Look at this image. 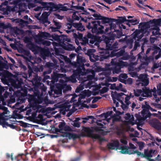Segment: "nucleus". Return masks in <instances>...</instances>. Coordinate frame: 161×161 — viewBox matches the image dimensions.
<instances>
[{"instance_id": "nucleus-18", "label": "nucleus", "mask_w": 161, "mask_h": 161, "mask_svg": "<svg viewBox=\"0 0 161 161\" xmlns=\"http://www.w3.org/2000/svg\"><path fill=\"white\" fill-rule=\"evenodd\" d=\"M111 63L113 65H114L115 67H120L121 68V67L124 66V63L123 62L121 61L120 62H117V59L115 58L114 59H112Z\"/></svg>"}, {"instance_id": "nucleus-13", "label": "nucleus", "mask_w": 161, "mask_h": 161, "mask_svg": "<svg viewBox=\"0 0 161 161\" xmlns=\"http://www.w3.org/2000/svg\"><path fill=\"white\" fill-rule=\"evenodd\" d=\"M29 48L35 54L38 53L41 49V47L36 45L33 43L30 44L29 45Z\"/></svg>"}, {"instance_id": "nucleus-1", "label": "nucleus", "mask_w": 161, "mask_h": 161, "mask_svg": "<svg viewBox=\"0 0 161 161\" xmlns=\"http://www.w3.org/2000/svg\"><path fill=\"white\" fill-rule=\"evenodd\" d=\"M86 62L85 58L79 54L77 55L76 62L72 63L73 66L77 69L73 71V74L69 78V81L72 83H75L77 81L76 78L78 76L86 74V70L85 68L84 64Z\"/></svg>"}, {"instance_id": "nucleus-46", "label": "nucleus", "mask_w": 161, "mask_h": 161, "mask_svg": "<svg viewBox=\"0 0 161 161\" xmlns=\"http://www.w3.org/2000/svg\"><path fill=\"white\" fill-rule=\"evenodd\" d=\"M11 79H13L11 78H8V79H7L6 78L4 77L2 79V80L3 83L8 84H9V83H11V80H10Z\"/></svg>"}, {"instance_id": "nucleus-4", "label": "nucleus", "mask_w": 161, "mask_h": 161, "mask_svg": "<svg viewBox=\"0 0 161 161\" xmlns=\"http://www.w3.org/2000/svg\"><path fill=\"white\" fill-rule=\"evenodd\" d=\"M50 80H47V84L50 86L51 90L54 86V85L55 82L58 81L59 78H63L64 77L63 74L53 72L51 75Z\"/></svg>"}, {"instance_id": "nucleus-49", "label": "nucleus", "mask_w": 161, "mask_h": 161, "mask_svg": "<svg viewBox=\"0 0 161 161\" xmlns=\"http://www.w3.org/2000/svg\"><path fill=\"white\" fill-rule=\"evenodd\" d=\"M108 89L107 87H103L101 90H100V93L101 94H104L108 91Z\"/></svg>"}, {"instance_id": "nucleus-56", "label": "nucleus", "mask_w": 161, "mask_h": 161, "mask_svg": "<svg viewBox=\"0 0 161 161\" xmlns=\"http://www.w3.org/2000/svg\"><path fill=\"white\" fill-rule=\"evenodd\" d=\"M23 53L25 55L30 58L32 57L30 52L29 50H24L23 51Z\"/></svg>"}, {"instance_id": "nucleus-8", "label": "nucleus", "mask_w": 161, "mask_h": 161, "mask_svg": "<svg viewBox=\"0 0 161 161\" xmlns=\"http://www.w3.org/2000/svg\"><path fill=\"white\" fill-rule=\"evenodd\" d=\"M11 84L14 88L18 89L21 87L22 84L23 83L22 79L20 78L14 80L11 79Z\"/></svg>"}, {"instance_id": "nucleus-43", "label": "nucleus", "mask_w": 161, "mask_h": 161, "mask_svg": "<svg viewBox=\"0 0 161 161\" xmlns=\"http://www.w3.org/2000/svg\"><path fill=\"white\" fill-rule=\"evenodd\" d=\"M74 4V2H72V5L71 6V8L76 9H80L81 10L84 9V7L81 6H73V5Z\"/></svg>"}, {"instance_id": "nucleus-37", "label": "nucleus", "mask_w": 161, "mask_h": 161, "mask_svg": "<svg viewBox=\"0 0 161 161\" xmlns=\"http://www.w3.org/2000/svg\"><path fill=\"white\" fill-rule=\"evenodd\" d=\"M65 125L66 123L64 122H61L59 123L58 127L59 128V129L60 130L61 132H62V131L63 130L64 126Z\"/></svg>"}, {"instance_id": "nucleus-3", "label": "nucleus", "mask_w": 161, "mask_h": 161, "mask_svg": "<svg viewBox=\"0 0 161 161\" xmlns=\"http://www.w3.org/2000/svg\"><path fill=\"white\" fill-rule=\"evenodd\" d=\"M92 26L91 23L89 22L88 25L86 26V27L88 29H92V33H95L97 35L102 34L103 32V29L104 26L100 25L101 22L99 21H93L91 22Z\"/></svg>"}, {"instance_id": "nucleus-21", "label": "nucleus", "mask_w": 161, "mask_h": 161, "mask_svg": "<svg viewBox=\"0 0 161 161\" xmlns=\"http://www.w3.org/2000/svg\"><path fill=\"white\" fill-rule=\"evenodd\" d=\"M63 47L64 49L69 51L74 50L75 49V47L72 44L69 43H68L67 45H63Z\"/></svg>"}, {"instance_id": "nucleus-34", "label": "nucleus", "mask_w": 161, "mask_h": 161, "mask_svg": "<svg viewBox=\"0 0 161 161\" xmlns=\"http://www.w3.org/2000/svg\"><path fill=\"white\" fill-rule=\"evenodd\" d=\"M121 68L120 67H114L112 69L113 73L114 74H118L121 72Z\"/></svg>"}, {"instance_id": "nucleus-47", "label": "nucleus", "mask_w": 161, "mask_h": 161, "mask_svg": "<svg viewBox=\"0 0 161 161\" xmlns=\"http://www.w3.org/2000/svg\"><path fill=\"white\" fill-rule=\"evenodd\" d=\"M93 17L95 18V19L97 20H101L102 16H101L99 13L94 14L92 15Z\"/></svg>"}, {"instance_id": "nucleus-50", "label": "nucleus", "mask_w": 161, "mask_h": 161, "mask_svg": "<svg viewBox=\"0 0 161 161\" xmlns=\"http://www.w3.org/2000/svg\"><path fill=\"white\" fill-rule=\"evenodd\" d=\"M6 126L9 127L13 129H15L16 130H18V129L19 128V127L17 126L13 125V124H9L8 123L7 124Z\"/></svg>"}, {"instance_id": "nucleus-28", "label": "nucleus", "mask_w": 161, "mask_h": 161, "mask_svg": "<svg viewBox=\"0 0 161 161\" xmlns=\"http://www.w3.org/2000/svg\"><path fill=\"white\" fill-rule=\"evenodd\" d=\"M129 147L126 146H120L119 149H121L120 152L121 153L123 154H126L127 153V151Z\"/></svg>"}, {"instance_id": "nucleus-40", "label": "nucleus", "mask_w": 161, "mask_h": 161, "mask_svg": "<svg viewBox=\"0 0 161 161\" xmlns=\"http://www.w3.org/2000/svg\"><path fill=\"white\" fill-rule=\"evenodd\" d=\"M52 132L54 133H57L58 132L62 133V132H61L60 130L57 128H56L55 127H53L51 130Z\"/></svg>"}, {"instance_id": "nucleus-41", "label": "nucleus", "mask_w": 161, "mask_h": 161, "mask_svg": "<svg viewBox=\"0 0 161 161\" xmlns=\"http://www.w3.org/2000/svg\"><path fill=\"white\" fill-rule=\"evenodd\" d=\"M134 120V118L133 115H131L130 118L127 121H126V122L128 124H132L133 125L134 123H133V121Z\"/></svg>"}, {"instance_id": "nucleus-64", "label": "nucleus", "mask_w": 161, "mask_h": 161, "mask_svg": "<svg viewBox=\"0 0 161 161\" xmlns=\"http://www.w3.org/2000/svg\"><path fill=\"white\" fill-rule=\"evenodd\" d=\"M19 122L21 124L20 125L21 126L23 127L24 128H26L28 126V123L24 122L22 121H19Z\"/></svg>"}, {"instance_id": "nucleus-59", "label": "nucleus", "mask_w": 161, "mask_h": 161, "mask_svg": "<svg viewBox=\"0 0 161 161\" xmlns=\"http://www.w3.org/2000/svg\"><path fill=\"white\" fill-rule=\"evenodd\" d=\"M142 114L143 116L146 115L145 117V119H147V118L150 117L152 115L149 112V111H148L147 113H142Z\"/></svg>"}, {"instance_id": "nucleus-52", "label": "nucleus", "mask_w": 161, "mask_h": 161, "mask_svg": "<svg viewBox=\"0 0 161 161\" xmlns=\"http://www.w3.org/2000/svg\"><path fill=\"white\" fill-rule=\"evenodd\" d=\"M63 130L65 131H72L73 130L69 126L66 125H65Z\"/></svg>"}, {"instance_id": "nucleus-44", "label": "nucleus", "mask_w": 161, "mask_h": 161, "mask_svg": "<svg viewBox=\"0 0 161 161\" xmlns=\"http://www.w3.org/2000/svg\"><path fill=\"white\" fill-rule=\"evenodd\" d=\"M154 51L153 52V55H154L158 53L159 50H160V48L156 46H154Z\"/></svg>"}, {"instance_id": "nucleus-48", "label": "nucleus", "mask_w": 161, "mask_h": 161, "mask_svg": "<svg viewBox=\"0 0 161 161\" xmlns=\"http://www.w3.org/2000/svg\"><path fill=\"white\" fill-rule=\"evenodd\" d=\"M157 93L159 95L161 96V84H158L157 85Z\"/></svg>"}, {"instance_id": "nucleus-17", "label": "nucleus", "mask_w": 161, "mask_h": 161, "mask_svg": "<svg viewBox=\"0 0 161 161\" xmlns=\"http://www.w3.org/2000/svg\"><path fill=\"white\" fill-rule=\"evenodd\" d=\"M101 20H102V23L103 24L106 23H113V22H115L116 19H114L109 18L108 17H105L102 16Z\"/></svg>"}, {"instance_id": "nucleus-42", "label": "nucleus", "mask_w": 161, "mask_h": 161, "mask_svg": "<svg viewBox=\"0 0 161 161\" xmlns=\"http://www.w3.org/2000/svg\"><path fill=\"white\" fill-rule=\"evenodd\" d=\"M127 22H129L132 24V25H135L137 24L138 22L136 19H127Z\"/></svg>"}, {"instance_id": "nucleus-15", "label": "nucleus", "mask_w": 161, "mask_h": 161, "mask_svg": "<svg viewBox=\"0 0 161 161\" xmlns=\"http://www.w3.org/2000/svg\"><path fill=\"white\" fill-rule=\"evenodd\" d=\"M119 143L118 141H115L113 143L110 142L108 144V148L109 149H117L119 146Z\"/></svg>"}, {"instance_id": "nucleus-9", "label": "nucleus", "mask_w": 161, "mask_h": 161, "mask_svg": "<svg viewBox=\"0 0 161 161\" xmlns=\"http://www.w3.org/2000/svg\"><path fill=\"white\" fill-rule=\"evenodd\" d=\"M53 6V10L55 9L56 10L58 11H66L69 10H71V9L69 8H67L66 6H64L62 4H55L54 3H52Z\"/></svg>"}, {"instance_id": "nucleus-7", "label": "nucleus", "mask_w": 161, "mask_h": 161, "mask_svg": "<svg viewBox=\"0 0 161 161\" xmlns=\"http://www.w3.org/2000/svg\"><path fill=\"white\" fill-rule=\"evenodd\" d=\"M28 154V153L19 154L17 156H15L14 158L12 155L11 159L12 161H20L21 160L26 161L28 160L27 155Z\"/></svg>"}, {"instance_id": "nucleus-61", "label": "nucleus", "mask_w": 161, "mask_h": 161, "mask_svg": "<svg viewBox=\"0 0 161 161\" xmlns=\"http://www.w3.org/2000/svg\"><path fill=\"white\" fill-rule=\"evenodd\" d=\"M38 96H38V99H37L36 102V103H37L39 104H41L42 103L43 99L42 97H39V95ZM36 96V95H35Z\"/></svg>"}, {"instance_id": "nucleus-29", "label": "nucleus", "mask_w": 161, "mask_h": 161, "mask_svg": "<svg viewBox=\"0 0 161 161\" xmlns=\"http://www.w3.org/2000/svg\"><path fill=\"white\" fill-rule=\"evenodd\" d=\"M131 58V56L129 55V53L125 52L122 56L121 58V59L123 60H127Z\"/></svg>"}, {"instance_id": "nucleus-36", "label": "nucleus", "mask_w": 161, "mask_h": 161, "mask_svg": "<svg viewBox=\"0 0 161 161\" xmlns=\"http://www.w3.org/2000/svg\"><path fill=\"white\" fill-rule=\"evenodd\" d=\"M114 32H115L116 34H114L115 35V36L117 38H119L121 36H123V33L121 31L119 30H115Z\"/></svg>"}, {"instance_id": "nucleus-11", "label": "nucleus", "mask_w": 161, "mask_h": 161, "mask_svg": "<svg viewBox=\"0 0 161 161\" xmlns=\"http://www.w3.org/2000/svg\"><path fill=\"white\" fill-rule=\"evenodd\" d=\"M152 126L158 130H161V122L158 119H153L150 122Z\"/></svg>"}, {"instance_id": "nucleus-38", "label": "nucleus", "mask_w": 161, "mask_h": 161, "mask_svg": "<svg viewBox=\"0 0 161 161\" xmlns=\"http://www.w3.org/2000/svg\"><path fill=\"white\" fill-rule=\"evenodd\" d=\"M81 41L82 42H81V45L85 46L88 43L89 40L85 36L83 38Z\"/></svg>"}, {"instance_id": "nucleus-30", "label": "nucleus", "mask_w": 161, "mask_h": 161, "mask_svg": "<svg viewBox=\"0 0 161 161\" xmlns=\"http://www.w3.org/2000/svg\"><path fill=\"white\" fill-rule=\"evenodd\" d=\"M127 151V153L126 154H129L136 153L138 156H140L141 154V153L139 152L138 150L134 151L133 150H129L128 149Z\"/></svg>"}, {"instance_id": "nucleus-32", "label": "nucleus", "mask_w": 161, "mask_h": 161, "mask_svg": "<svg viewBox=\"0 0 161 161\" xmlns=\"http://www.w3.org/2000/svg\"><path fill=\"white\" fill-rule=\"evenodd\" d=\"M111 96L113 99H116L118 101H119L120 97L119 93H118L116 92H114L113 94L112 93Z\"/></svg>"}, {"instance_id": "nucleus-39", "label": "nucleus", "mask_w": 161, "mask_h": 161, "mask_svg": "<svg viewBox=\"0 0 161 161\" xmlns=\"http://www.w3.org/2000/svg\"><path fill=\"white\" fill-rule=\"evenodd\" d=\"M52 37L54 40L60 42L61 35L58 36L57 35L54 34L52 35Z\"/></svg>"}, {"instance_id": "nucleus-22", "label": "nucleus", "mask_w": 161, "mask_h": 161, "mask_svg": "<svg viewBox=\"0 0 161 161\" xmlns=\"http://www.w3.org/2000/svg\"><path fill=\"white\" fill-rule=\"evenodd\" d=\"M70 42V39L68 38L67 36L64 35H61V37L60 42L63 44L65 45L64 42Z\"/></svg>"}, {"instance_id": "nucleus-26", "label": "nucleus", "mask_w": 161, "mask_h": 161, "mask_svg": "<svg viewBox=\"0 0 161 161\" xmlns=\"http://www.w3.org/2000/svg\"><path fill=\"white\" fill-rule=\"evenodd\" d=\"M36 101L37 99L33 95H30L28 98V101L30 104L36 103Z\"/></svg>"}, {"instance_id": "nucleus-19", "label": "nucleus", "mask_w": 161, "mask_h": 161, "mask_svg": "<svg viewBox=\"0 0 161 161\" xmlns=\"http://www.w3.org/2000/svg\"><path fill=\"white\" fill-rule=\"evenodd\" d=\"M142 91V96L147 97L151 96L152 92L149 89H147V88H146L145 89L143 88Z\"/></svg>"}, {"instance_id": "nucleus-60", "label": "nucleus", "mask_w": 161, "mask_h": 161, "mask_svg": "<svg viewBox=\"0 0 161 161\" xmlns=\"http://www.w3.org/2000/svg\"><path fill=\"white\" fill-rule=\"evenodd\" d=\"M28 73L29 76H30L32 75V74L33 72V68L32 69L30 65H28Z\"/></svg>"}, {"instance_id": "nucleus-45", "label": "nucleus", "mask_w": 161, "mask_h": 161, "mask_svg": "<svg viewBox=\"0 0 161 161\" xmlns=\"http://www.w3.org/2000/svg\"><path fill=\"white\" fill-rule=\"evenodd\" d=\"M119 19L118 20V22L119 23H122L125 21L127 22V19L125 17H119Z\"/></svg>"}, {"instance_id": "nucleus-51", "label": "nucleus", "mask_w": 161, "mask_h": 161, "mask_svg": "<svg viewBox=\"0 0 161 161\" xmlns=\"http://www.w3.org/2000/svg\"><path fill=\"white\" fill-rule=\"evenodd\" d=\"M141 59H143L147 62H149L151 60V58L150 57H148L146 54H144Z\"/></svg>"}, {"instance_id": "nucleus-14", "label": "nucleus", "mask_w": 161, "mask_h": 161, "mask_svg": "<svg viewBox=\"0 0 161 161\" xmlns=\"http://www.w3.org/2000/svg\"><path fill=\"white\" fill-rule=\"evenodd\" d=\"M40 3H41L42 6H43V8H47V10H49L50 11H53V6L52 3H54L53 2L50 3H46L44 2H40Z\"/></svg>"}, {"instance_id": "nucleus-25", "label": "nucleus", "mask_w": 161, "mask_h": 161, "mask_svg": "<svg viewBox=\"0 0 161 161\" xmlns=\"http://www.w3.org/2000/svg\"><path fill=\"white\" fill-rule=\"evenodd\" d=\"M8 119L5 118L3 117H0V125H2L3 127H5L8 122H6Z\"/></svg>"}, {"instance_id": "nucleus-63", "label": "nucleus", "mask_w": 161, "mask_h": 161, "mask_svg": "<svg viewBox=\"0 0 161 161\" xmlns=\"http://www.w3.org/2000/svg\"><path fill=\"white\" fill-rule=\"evenodd\" d=\"M53 21L54 23V25L56 26V27L58 28V29H60L61 27V25H60L61 23H60L59 22H57L54 20Z\"/></svg>"}, {"instance_id": "nucleus-54", "label": "nucleus", "mask_w": 161, "mask_h": 161, "mask_svg": "<svg viewBox=\"0 0 161 161\" xmlns=\"http://www.w3.org/2000/svg\"><path fill=\"white\" fill-rule=\"evenodd\" d=\"M65 134H66L70 137L75 138L77 137V135L75 134L71 133L68 132H66Z\"/></svg>"}, {"instance_id": "nucleus-12", "label": "nucleus", "mask_w": 161, "mask_h": 161, "mask_svg": "<svg viewBox=\"0 0 161 161\" xmlns=\"http://www.w3.org/2000/svg\"><path fill=\"white\" fill-rule=\"evenodd\" d=\"M28 89L25 87H21L20 90H18L16 93V95L19 96L20 97H26L27 94V90Z\"/></svg>"}, {"instance_id": "nucleus-10", "label": "nucleus", "mask_w": 161, "mask_h": 161, "mask_svg": "<svg viewBox=\"0 0 161 161\" xmlns=\"http://www.w3.org/2000/svg\"><path fill=\"white\" fill-rule=\"evenodd\" d=\"M116 27V25L113 23H111L109 24L108 27L106 28L105 31H103V34H108L113 32L115 31V28Z\"/></svg>"}, {"instance_id": "nucleus-58", "label": "nucleus", "mask_w": 161, "mask_h": 161, "mask_svg": "<svg viewBox=\"0 0 161 161\" xmlns=\"http://www.w3.org/2000/svg\"><path fill=\"white\" fill-rule=\"evenodd\" d=\"M72 17L74 21L79 20L80 19V17L76 15V12H74L73 14Z\"/></svg>"}, {"instance_id": "nucleus-33", "label": "nucleus", "mask_w": 161, "mask_h": 161, "mask_svg": "<svg viewBox=\"0 0 161 161\" xmlns=\"http://www.w3.org/2000/svg\"><path fill=\"white\" fill-rule=\"evenodd\" d=\"M94 39V40H95V43L94 44L95 45L99 44V43L101 42L102 41V38L101 37L97 36H95Z\"/></svg>"}, {"instance_id": "nucleus-31", "label": "nucleus", "mask_w": 161, "mask_h": 161, "mask_svg": "<svg viewBox=\"0 0 161 161\" xmlns=\"http://www.w3.org/2000/svg\"><path fill=\"white\" fill-rule=\"evenodd\" d=\"M134 93L135 96L139 97L140 95L142 96V91L141 89H137L136 90H134Z\"/></svg>"}, {"instance_id": "nucleus-20", "label": "nucleus", "mask_w": 161, "mask_h": 161, "mask_svg": "<svg viewBox=\"0 0 161 161\" xmlns=\"http://www.w3.org/2000/svg\"><path fill=\"white\" fill-rule=\"evenodd\" d=\"M142 108L143 109L142 113H147L148 111H149L151 107L147 102H145V104H142Z\"/></svg>"}, {"instance_id": "nucleus-24", "label": "nucleus", "mask_w": 161, "mask_h": 161, "mask_svg": "<svg viewBox=\"0 0 161 161\" xmlns=\"http://www.w3.org/2000/svg\"><path fill=\"white\" fill-rule=\"evenodd\" d=\"M146 42V39H145L141 47L142 51L137 55L138 58V59H141V58H142V56H143L144 54H145L144 53V45Z\"/></svg>"}, {"instance_id": "nucleus-2", "label": "nucleus", "mask_w": 161, "mask_h": 161, "mask_svg": "<svg viewBox=\"0 0 161 161\" xmlns=\"http://www.w3.org/2000/svg\"><path fill=\"white\" fill-rule=\"evenodd\" d=\"M103 38L106 44V49L107 50H113L110 53V56L111 57L116 56L117 57H119L122 56L125 53V51L124 49H121L119 51L115 52L118 50V43L117 42H114L115 37L114 35L108 37L104 36L103 37Z\"/></svg>"}, {"instance_id": "nucleus-57", "label": "nucleus", "mask_w": 161, "mask_h": 161, "mask_svg": "<svg viewBox=\"0 0 161 161\" xmlns=\"http://www.w3.org/2000/svg\"><path fill=\"white\" fill-rule=\"evenodd\" d=\"M122 102L121 107L124 110H126L128 108V105L129 104H124L122 101H121Z\"/></svg>"}, {"instance_id": "nucleus-23", "label": "nucleus", "mask_w": 161, "mask_h": 161, "mask_svg": "<svg viewBox=\"0 0 161 161\" xmlns=\"http://www.w3.org/2000/svg\"><path fill=\"white\" fill-rule=\"evenodd\" d=\"M84 131L87 134L88 136L90 137L93 132V130L89 127H85L84 129Z\"/></svg>"}, {"instance_id": "nucleus-62", "label": "nucleus", "mask_w": 161, "mask_h": 161, "mask_svg": "<svg viewBox=\"0 0 161 161\" xmlns=\"http://www.w3.org/2000/svg\"><path fill=\"white\" fill-rule=\"evenodd\" d=\"M130 96H127L125 98V102L127 104H130L131 103V102H130L129 100L130 99Z\"/></svg>"}, {"instance_id": "nucleus-6", "label": "nucleus", "mask_w": 161, "mask_h": 161, "mask_svg": "<svg viewBox=\"0 0 161 161\" xmlns=\"http://www.w3.org/2000/svg\"><path fill=\"white\" fill-rule=\"evenodd\" d=\"M8 2L5 1L0 5V10L2 13L4 15H8L9 12L11 11V8L9 6H8Z\"/></svg>"}, {"instance_id": "nucleus-55", "label": "nucleus", "mask_w": 161, "mask_h": 161, "mask_svg": "<svg viewBox=\"0 0 161 161\" xmlns=\"http://www.w3.org/2000/svg\"><path fill=\"white\" fill-rule=\"evenodd\" d=\"M1 60L2 59H0V70L4 68L6 66V64L3 61H2Z\"/></svg>"}, {"instance_id": "nucleus-53", "label": "nucleus", "mask_w": 161, "mask_h": 161, "mask_svg": "<svg viewBox=\"0 0 161 161\" xmlns=\"http://www.w3.org/2000/svg\"><path fill=\"white\" fill-rule=\"evenodd\" d=\"M89 119H92L91 122L93 123V121H94L93 119H95V118L93 116H88L87 117H84L82 118V119L84 120H88Z\"/></svg>"}, {"instance_id": "nucleus-27", "label": "nucleus", "mask_w": 161, "mask_h": 161, "mask_svg": "<svg viewBox=\"0 0 161 161\" xmlns=\"http://www.w3.org/2000/svg\"><path fill=\"white\" fill-rule=\"evenodd\" d=\"M149 22L151 24H154L155 25H160L161 23V19H153L152 20H151Z\"/></svg>"}, {"instance_id": "nucleus-5", "label": "nucleus", "mask_w": 161, "mask_h": 161, "mask_svg": "<svg viewBox=\"0 0 161 161\" xmlns=\"http://www.w3.org/2000/svg\"><path fill=\"white\" fill-rule=\"evenodd\" d=\"M40 77L38 78L37 76L35 77L32 80V82L34 86L31 89L34 91V94L36 96H39L40 94V91L39 90V88L40 87V86H44V84L43 83L40 82Z\"/></svg>"}, {"instance_id": "nucleus-16", "label": "nucleus", "mask_w": 161, "mask_h": 161, "mask_svg": "<svg viewBox=\"0 0 161 161\" xmlns=\"http://www.w3.org/2000/svg\"><path fill=\"white\" fill-rule=\"evenodd\" d=\"M108 55H106V54L102 55L101 57H99L97 55H95L94 54L93 55V58H94L96 61L100 60V61H103L104 59H107L109 56L108 54L106 53Z\"/></svg>"}, {"instance_id": "nucleus-35", "label": "nucleus", "mask_w": 161, "mask_h": 161, "mask_svg": "<svg viewBox=\"0 0 161 161\" xmlns=\"http://www.w3.org/2000/svg\"><path fill=\"white\" fill-rule=\"evenodd\" d=\"M155 152V150H153L152 149H151L149 150L148 153L147 155H146V158L147 159L151 158L153 157V155H152V153H154Z\"/></svg>"}]
</instances>
